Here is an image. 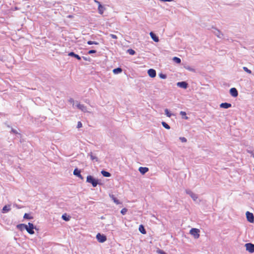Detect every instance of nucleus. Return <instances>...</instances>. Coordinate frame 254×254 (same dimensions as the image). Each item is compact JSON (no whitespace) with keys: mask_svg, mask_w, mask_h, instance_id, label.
<instances>
[{"mask_svg":"<svg viewBox=\"0 0 254 254\" xmlns=\"http://www.w3.org/2000/svg\"><path fill=\"white\" fill-rule=\"evenodd\" d=\"M86 182L91 184L93 187H96L97 185L99 184L98 180L95 179L91 175L87 176Z\"/></svg>","mask_w":254,"mask_h":254,"instance_id":"f257e3e1","label":"nucleus"},{"mask_svg":"<svg viewBox=\"0 0 254 254\" xmlns=\"http://www.w3.org/2000/svg\"><path fill=\"white\" fill-rule=\"evenodd\" d=\"M200 231L199 229L196 228H192L190 232V233L192 235L195 239H197L199 237Z\"/></svg>","mask_w":254,"mask_h":254,"instance_id":"f03ea898","label":"nucleus"},{"mask_svg":"<svg viewBox=\"0 0 254 254\" xmlns=\"http://www.w3.org/2000/svg\"><path fill=\"white\" fill-rule=\"evenodd\" d=\"M245 247L247 251L250 253H254V244L249 243L245 244Z\"/></svg>","mask_w":254,"mask_h":254,"instance_id":"7ed1b4c3","label":"nucleus"},{"mask_svg":"<svg viewBox=\"0 0 254 254\" xmlns=\"http://www.w3.org/2000/svg\"><path fill=\"white\" fill-rule=\"evenodd\" d=\"M35 228V226L33 224L31 223H28V226L27 225V227H26L25 229L27 231V232L30 234H34V229Z\"/></svg>","mask_w":254,"mask_h":254,"instance_id":"20e7f679","label":"nucleus"},{"mask_svg":"<svg viewBox=\"0 0 254 254\" xmlns=\"http://www.w3.org/2000/svg\"><path fill=\"white\" fill-rule=\"evenodd\" d=\"M96 239L100 243H104L107 240L106 236L103 234H101L100 233H98L97 234Z\"/></svg>","mask_w":254,"mask_h":254,"instance_id":"39448f33","label":"nucleus"},{"mask_svg":"<svg viewBox=\"0 0 254 254\" xmlns=\"http://www.w3.org/2000/svg\"><path fill=\"white\" fill-rule=\"evenodd\" d=\"M246 217L249 222L251 223H253L254 222V216L252 213L247 211L246 212Z\"/></svg>","mask_w":254,"mask_h":254,"instance_id":"423d86ee","label":"nucleus"},{"mask_svg":"<svg viewBox=\"0 0 254 254\" xmlns=\"http://www.w3.org/2000/svg\"><path fill=\"white\" fill-rule=\"evenodd\" d=\"M75 106L78 108L79 109V110H80L81 111H82V112H84V113H86V112H88V111H87V108L86 106H85L83 104H80V103H78V102H77V104L76 105H75Z\"/></svg>","mask_w":254,"mask_h":254,"instance_id":"0eeeda50","label":"nucleus"},{"mask_svg":"<svg viewBox=\"0 0 254 254\" xmlns=\"http://www.w3.org/2000/svg\"><path fill=\"white\" fill-rule=\"evenodd\" d=\"M230 93L232 96L236 97L238 95V92L236 88H231L230 90Z\"/></svg>","mask_w":254,"mask_h":254,"instance_id":"6e6552de","label":"nucleus"},{"mask_svg":"<svg viewBox=\"0 0 254 254\" xmlns=\"http://www.w3.org/2000/svg\"><path fill=\"white\" fill-rule=\"evenodd\" d=\"M177 85L178 87L184 89H186L188 86V84L186 81L179 82L177 83Z\"/></svg>","mask_w":254,"mask_h":254,"instance_id":"1a4fd4ad","label":"nucleus"},{"mask_svg":"<svg viewBox=\"0 0 254 254\" xmlns=\"http://www.w3.org/2000/svg\"><path fill=\"white\" fill-rule=\"evenodd\" d=\"M95 2L98 4V10L99 13L101 14H102L105 10V8L104 7V6L103 5H102V4L100 3V2H99L97 0H95Z\"/></svg>","mask_w":254,"mask_h":254,"instance_id":"9d476101","label":"nucleus"},{"mask_svg":"<svg viewBox=\"0 0 254 254\" xmlns=\"http://www.w3.org/2000/svg\"><path fill=\"white\" fill-rule=\"evenodd\" d=\"M215 31L213 33L219 38H223V34L221 32L216 28H214Z\"/></svg>","mask_w":254,"mask_h":254,"instance_id":"9b49d317","label":"nucleus"},{"mask_svg":"<svg viewBox=\"0 0 254 254\" xmlns=\"http://www.w3.org/2000/svg\"><path fill=\"white\" fill-rule=\"evenodd\" d=\"M148 75L150 77L153 78L155 77L156 75V72L155 69L150 68L148 70L147 72Z\"/></svg>","mask_w":254,"mask_h":254,"instance_id":"f8f14e48","label":"nucleus"},{"mask_svg":"<svg viewBox=\"0 0 254 254\" xmlns=\"http://www.w3.org/2000/svg\"><path fill=\"white\" fill-rule=\"evenodd\" d=\"M80 170H78L77 168H75L73 171V175L80 178L82 179L83 177H82L81 174Z\"/></svg>","mask_w":254,"mask_h":254,"instance_id":"ddd939ff","label":"nucleus"},{"mask_svg":"<svg viewBox=\"0 0 254 254\" xmlns=\"http://www.w3.org/2000/svg\"><path fill=\"white\" fill-rule=\"evenodd\" d=\"M220 107L222 108L228 109L232 107V105L228 103H222L220 105Z\"/></svg>","mask_w":254,"mask_h":254,"instance_id":"4468645a","label":"nucleus"},{"mask_svg":"<svg viewBox=\"0 0 254 254\" xmlns=\"http://www.w3.org/2000/svg\"><path fill=\"white\" fill-rule=\"evenodd\" d=\"M11 210V206L10 205H6L2 208V212L3 213H5L8 212Z\"/></svg>","mask_w":254,"mask_h":254,"instance_id":"2eb2a0df","label":"nucleus"},{"mask_svg":"<svg viewBox=\"0 0 254 254\" xmlns=\"http://www.w3.org/2000/svg\"><path fill=\"white\" fill-rule=\"evenodd\" d=\"M150 35L154 41L156 42H158L159 41V38L153 32H151L150 33Z\"/></svg>","mask_w":254,"mask_h":254,"instance_id":"dca6fc26","label":"nucleus"},{"mask_svg":"<svg viewBox=\"0 0 254 254\" xmlns=\"http://www.w3.org/2000/svg\"><path fill=\"white\" fill-rule=\"evenodd\" d=\"M149 170V169L147 167H139V171L140 172V173L142 174H145L146 172H147Z\"/></svg>","mask_w":254,"mask_h":254,"instance_id":"f3484780","label":"nucleus"},{"mask_svg":"<svg viewBox=\"0 0 254 254\" xmlns=\"http://www.w3.org/2000/svg\"><path fill=\"white\" fill-rule=\"evenodd\" d=\"M68 55L70 57H73L75 58L76 59H77L78 60H81V57L79 55L75 54L73 52H71L69 53Z\"/></svg>","mask_w":254,"mask_h":254,"instance_id":"a211bd4d","label":"nucleus"},{"mask_svg":"<svg viewBox=\"0 0 254 254\" xmlns=\"http://www.w3.org/2000/svg\"><path fill=\"white\" fill-rule=\"evenodd\" d=\"M16 227L19 230L22 231L23 230L25 229L26 227H27V225H26L25 224H18L16 226Z\"/></svg>","mask_w":254,"mask_h":254,"instance_id":"6ab92c4d","label":"nucleus"},{"mask_svg":"<svg viewBox=\"0 0 254 254\" xmlns=\"http://www.w3.org/2000/svg\"><path fill=\"white\" fill-rule=\"evenodd\" d=\"M110 197L112 198V199L116 204H119L121 203L120 200H118L116 197H115L113 194H110Z\"/></svg>","mask_w":254,"mask_h":254,"instance_id":"aec40b11","label":"nucleus"},{"mask_svg":"<svg viewBox=\"0 0 254 254\" xmlns=\"http://www.w3.org/2000/svg\"><path fill=\"white\" fill-rule=\"evenodd\" d=\"M88 156H90L91 160L97 162L98 161V158L94 155L92 152L88 154Z\"/></svg>","mask_w":254,"mask_h":254,"instance_id":"412c9836","label":"nucleus"},{"mask_svg":"<svg viewBox=\"0 0 254 254\" xmlns=\"http://www.w3.org/2000/svg\"><path fill=\"white\" fill-rule=\"evenodd\" d=\"M101 173V174L104 177H110L111 176V174L109 172H107L105 170H102Z\"/></svg>","mask_w":254,"mask_h":254,"instance_id":"4be33fe9","label":"nucleus"},{"mask_svg":"<svg viewBox=\"0 0 254 254\" xmlns=\"http://www.w3.org/2000/svg\"><path fill=\"white\" fill-rule=\"evenodd\" d=\"M139 231L142 234H145L146 233V231L142 225L139 226Z\"/></svg>","mask_w":254,"mask_h":254,"instance_id":"5701e85b","label":"nucleus"},{"mask_svg":"<svg viewBox=\"0 0 254 254\" xmlns=\"http://www.w3.org/2000/svg\"><path fill=\"white\" fill-rule=\"evenodd\" d=\"M62 218L64 221H68L69 220L70 216L67 215L66 213H64L62 215Z\"/></svg>","mask_w":254,"mask_h":254,"instance_id":"b1692460","label":"nucleus"},{"mask_svg":"<svg viewBox=\"0 0 254 254\" xmlns=\"http://www.w3.org/2000/svg\"><path fill=\"white\" fill-rule=\"evenodd\" d=\"M122 69L121 67H118L113 69V72L114 74H119L121 73Z\"/></svg>","mask_w":254,"mask_h":254,"instance_id":"393cba45","label":"nucleus"},{"mask_svg":"<svg viewBox=\"0 0 254 254\" xmlns=\"http://www.w3.org/2000/svg\"><path fill=\"white\" fill-rule=\"evenodd\" d=\"M173 61L177 64H180L181 63V59L177 57H174L173 58Z\"/></svg>","mask_w":254,"mask_h":254,"instance_id":"a878e982","label":"nucleus"},{"mask_svg":"<svg viewBox=\"0 0 254 254\" xmlns=\"http://www.w3.org/2000/svg\"><path fill=\"white\" fill-rule=\"evenodd\" d=\"M165 115L168 117H169L170 118L172 115L173 114H171V113H170L169 110L168 109H166L165 110Z\"/></svg>","mask_w":254,"mask_h":254,"instance_id":"bb28decb","label":"nucleus"},{"mask_svg":"<svg viewBox=\"0 0 254 254\" xmlns=\"http://www.w3.org/2000/svg\"><path fill=\"white\" fill-rule=\"evenodd\" d=\"M162 125L163 126V127H165V128L167 129H169L170 128V127L169 126V125H168L166 122H162Z\"/></svg>","mask_w":254,"mask_h":254,"instance_id":"cd10ccee","label":"nucleus"},{"mask_svg":"<svg viewBox=\"0 0 254 254\" xmlns=\"http://www.w3.org/2000/svg\"><path fill=\"white\" fill-rule=\"evenodd\" d=\"M191 198L194 200L196 201L198 198V196L196 194H195L194 193H192L191 195L190 196Z\"/></svg>","mask_w":254,"mask_h":254,"instance_id":"c85d7f7f","label":"nucleus"},{"mask_svg":"<svg viewBox=\"0 0 254 254\" xmlns=\"http://www.w3.org/2000/svg\"><path fill=\"white\" fill-rule=\"evenodd\" d=\"M127 52L130 55H134L135 53V52L131 49H128Z\"/></svg>","mask_w":254,"mask_h":254,"instance_id":"c756f323","label":"nucleus"},{"mask_svg":"<svg viewBox=\"0 0 254 254\" xmlns=\"http://www.w3.org/2000/svg\"><path fill=\"white\" fill-rule=\"evenodd\" d=\"M180 115L183 116H184V117H183L184 119H186V120H187L188 119V117L187 116H186V113L184 111H181L180 112Z\"/></svg>","mask_w":254,"mask_h":254,"instance_id":"7c9ffc66","label":"nucleus"},{"mask_svg":"<svg viewBox=\"0 0 254 254\" xmlns=\"http://www.w3.org/2000/svg\"><path fill=\"white\" fill-rule=\"evenodd\" d=\"M87 44L88 45H92V44H95V45H98L99 43L97 42H95V41H88L87 42Z\"/></svg>","mask_w":254,"mask_h":254,"instance_id":"2f4dec72","label":"nucleus"},{"mask_svg":"<svg viewBox=\"0 0 254 254\" xmlns=\"http://www.w3.org/2000/svg\"><path fill=\"white\" fill-rule=\"evenodd\" d=\"M127 211V209L126 208H124L121 210V213L123 215H125Z\"/></svg>","mask_w":254,"mask_h":254,"instance_id":"473e14b6","label":"nucleus"},{"mask_svg":"<svg viewBox=\"0 0 254 254\" xmlns=\"http://www.w3.org/2000/svg\"><path fill=\"white\" fill-rule=\"evenodd\" d=\"M23 218L27 219H30L32 218V217L30 216L29 214L28 213H25Z\"/></svg>","mask_w":254,"mask_h":254,"instance_id":"72a5a7b5","label":"nucleus"},{"mask_svg":"<svg viewBox=\"0 0 254 254\" xmlns=\"http://www.w3.org/2000/svg\"><path fill=\"white\" fill-rule=\"evenodd\" d=\"M243 69L244 70V71H245L246 72H247L248 73H252L251 70L249 69L247 67L244 66L243 67Z\"/></svg>","mask_w":254,"mask_h":254,"instance_id":"f704fd0d","label":"nucleus"},{"mask_svg":"<svg viewBox=\"0 0 254 254\" xmlns=\"http://www.w3.org/2000/svg\"><path fill=\"white\" fill-rule=\"evenodd\" d=\"M159 76L162 79H165L167 77L166 75L163 73H160L159 74Z\"/></svg>","mask_w":254,"mask_h":254,"instance_id":"c9c22d12","label":"nucleus"},{"mask_svg":"<svg viewBox=\"0 0 254 254\" xmlns=\"http://www.w3.org/2000/svg\"><path fill=\"white\" fill-rule=\"evenodd\" d=\"M179 139L182 142H186L187 141V139L184 137H180Z\"/></svg>","mask_w":254,"mask_h":254,"instance_id":"e433bc0d","label":"nucleus"},{"mask_svg":"<svg viewBox=\"0 0 254 254\" xmlns=\"http://www.w3.org/2000/svg\"><path fill=\"white\" fill-rule=\"evenodd\" d=\"M186 192L190 196L191 195L192 193H193V192L190 190H186Z\"/></svg>","mask_w":254,"mask_h":254,"instance_id":"4c0bfd02","label":"nucleus"},{"mask_svg":"<svg viewBox=\"0 0 254 254\" xmlns=\"http://www.w3.org/2000/svg\"><path fill=\"white\" fill-rule=\"evenodd\" d=\"M96 53V51L95 50H89L88 52V53L89 54H94V53Z\"/></svg>","mask_w":254,"mask_h":254,"instance_id":"58836bf2","label":"nucleus"},{"mask_svg":"<svg viewBox=\"0 0 254 254\" xmlns=\"http://www.w3.org/2000/svg\"><path fill=\"white\" fill-rule=\"evenodd\" d=\"M82 126V124L80 122H78L77 125V128H79L81 127Z\"/></svg>","mask_w":254,"mask_h":254,"instance_id":"ea45409f","label":"nucleus"},{"mask_svg":"<svg viewBox=\"0 0 254 254\" xmlns=\"http://www.w3.org/2000/svg\"><path fill=\"white\" fill-rule=\"evenodd\" d=\"M68 101L69 103L72 104L73 106L74 105V101L72 98H70Z\"/></svg>","mask_w":254,"mask_h":254,"instance_id":"a19ab883","label":"nucleus"},{"mask_svg":"<svg viewBox=\"0 0 254 254\" xmlns=\"http://www.w3.org/2000/svg\"><path fill=\"white\" fill-rule=\"evenodd\" d=\"M158 253L160 254H166V253L165 252H164L163 251L161 250H159L158 251Z\"/></svg>","mask_w":254,"mask_h":254,"instance_id":"79ce46f5","label":"nucleus"},{"mask_svg":"<svg viewBox=\"0 0 254 254\" xmlns=\"http://www.w3.org/2000/svg\"><path fill=\"white\" fill-rule=\"evenodd\" d=\"M110 36L113 38V39H117V36L115 35H114V34H111L110 35Z\"/></svg>","mask_w":254,"mask_h":254,"instance_id":"37998d69","label":"nucleus"},{"mask_svg":"<svg viewBox=\"0 0 254 254\" xmlns=\"http://www.w3.org/2000/svg\"><path fill=\"white\" fill-rule=\"evenodd\" d=\"M186 68L188 69L190 71H194L193 69H192V68H191L190 67H189H189H186Z\"/></svg>","mask_w":254,"mask_h":254,"instance_id":"c03bdc74","label":"nucleus"},{"mask_svg":"<svg viewBox=\"0 0 254 254\" xmlns=\"http://www.w3.org/2000/svg\"><path fill=\"white\" fill-rule=\"evenodd\" d=\"M83 59L85 60V61H87V58L85 57H83Z\"/></svg>","mask_w":254,"mask_h":254,"instance_id":"a18cd8bd","label":"nucleus"},{"mask_svg":"<svg viewBox=\"0 0 254 254\" xmlns=\"http://www.w3.org/2000/svg\"><path fill=\"white\" fill-rule=\"evenodd\" d=\"M12 131H13V132H14V133H16V130H14V129H12Z\"/></svg>","mask_w":254,"mask_h":254,"instance_id":"49530a36","label":"nucleus"},{"mask_svg":"<svg viewBox=\"0 0 254 254\" xmlns=\"http://www.w3.org/2000/svg\"><path fill=\"white\" fill-rule=\"evenodd\" d=\"M253 171H254V168L253 169Z\"/></svg>","mask_w":254,"mask_h":254,"instance_id":"de8ad7c7","label":"nucleus"}]
</instances>
